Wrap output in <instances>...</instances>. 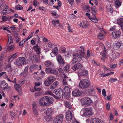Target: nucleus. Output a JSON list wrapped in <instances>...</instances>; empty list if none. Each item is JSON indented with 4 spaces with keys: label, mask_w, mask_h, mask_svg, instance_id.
Masks as SVG:
<instances>
[{
    "label": "nucleus",
    "mask_w": 123,
    "mask_h": 123,
    "mask_svg": "<svg viewBox=\"0 0 123 123\" xmlns=\"http://www.w3.org/2000/svg\"><path fill=\"white\" fill-rule=\"evenodd\" d=\"M73 59L72 61L74 63L78 62L81 60L82 57H85V54L83 52L81 54L80 53H76L73 55Z\"/></svg>",
    "instance_id": "nucleus-1"
},
{
    "label": "nucleus",
    "mask_w": 123,
    "mask_h": 123,
    "mask_svg": "<svg viewBox=\"0 0 123 123\" xmlns=\"http://www.w3.org/2000/svg\"><path fill=\"white\" fill-rule=\"evenodd\" d=\"M90 81L87 79L81 80L80 81L79 86L81 88H87L90 85Z\"/></svg>",
    "instance_id": "nucleus-2"
},
{
    "label": "nucleus",
    "mask_w": 123,
    "mask_h": 123,
    "mask_svg": "<svg viewBox=\"0 0 123 123\" xmlns=\"http://www.w3.org/2000/svg\"><path fill=\"white\" fill-rule=\"evenodd\" d=\"M80 113L83 117L87 116L88 115H92V108H86L81 110Z\"/></svg>",
    "instance_id": "nucleus-3"
},
{
    "label": "nucleus",
    "mask_w": 123,
    "mask_h": 123,
    "mask_svg": "<svg viewBox=\"0 0 123 123\" xmlns=\"http://www.w3.org/2000/svg\"><path fill=\"white\" fill-rule=\"evenodd\" d=\"M25 59L23 57H20L17 59L16 61V65L18 66H22L25 63Z\"/></svg>",
    "instance_id": "nucleus-4"
},
{
    "label": "nucleus",
    "mask_w": 123,
    "mask_h": 123,
    "mask_svg": "<svg viewBox=\"0 0 123 123\" xmlns=\"http://www.w3.org/2000/svg\"><path fill=\"white\" fill-rule=\"evenodd\" d=\"M81 101L82 105H88L92 103V101L90 98L88 97H86L83 98L81 99Z\"/></svg>",
    "instance_id": "nucleus-5"
},
{
    "label": "nucleus",
    "mask_w": 123,
    "mask_h": 123,
    "mask_svg": "<svg viewBox=\"0 0 123 123\" xmlns=\"http://www.w3.org/2000/svg\"><path fill=\"white\" fill-rule=\"evenodd\" d=\"M63 119V114L59 115L54 118L53 123H61Z\"/></svg>",
    "instance_id": "nucleus-6"
},
{
    "label": "nucleus",
    "mask_w": 123,
    "mask_h": 123,
    "mask_svg": "<svg viewBox=\"0 0 123 123\" xmlns=\"http://www.w3.org/2000/svg\"><path fill=\"white\" fill-rule=\"evenodd\" d=\"M54 92L57 96L58 98H63L64 93L62 89H60L55 90L54 91Z\"/></svg>",
    "instance_id": "nucleus-7"
},
{
    "label": "nucleus",
    "mask_w": 123,
    "mask_h": 123,
    "mask_svg": "<svg viewBox=\"0 0 123 123\" xmlns=\"http://www.w3.org/2000/svg\"><path fill=\"white\" fill-rule=\"evenodd\" d=\"M48 99L47 96L43 97L39 100L40 104L41 105L47 106L48 105V104L47 103V99Z\"/></svg>",
    "instance_id": "nucleus-8"
},
{
    "label": "nucleus",
    "mask_w": 123,
    "mask_h": 123,
    "mask_svg": "<svg viewBox=\"0 0 123 123\" xmlns=\"http://www.w3.org/2000/svg\"><path fill=\"white\" fill-rule=\"evenodd\" d=\"M78 74L79 77L86 76L88 75V72L86 69H82L79 70Z\"/></svg>",
    "instance_id": "nucleus-9"
},
{
    "label": "nucleus",
    "mask_w": 123,
    "mask_h": 123,
    "mask_svg": "<svg viewBox=\"0 0 123 123\" xmlns=\"http://www.w3.org/2000/svg\"><path fill=\"white\" fill-rule=\"evenodd\" d=\"M96 11L95 10H92V13L93 16V18H89V19L92 21L94 23H97L98 22V20L96 18L95 15L96 14Z\"/></svg>",
    "instance_id": "nucleus-10"
},
{
    "label": "nucleus",
    "mask_w": 123,
    "mask_h": 123,
    "mask_svg": "<svg viewBox=\"0 0 123 123\" xmlns=\"http://www.w3.org/2000/svg\"><path fill=\"white\" fill-rule=\"evenodd\" d=\"M54 78L53 77H51L47 79L44 81V83L45 85L47 86H49L53 81Z\"/></svg>",
    "instance_id": "nucleus-11"
},
{
    "label": "nucleus",
    "mask_w": 123,
    "mask_h": 123,
    "mask_svg": "<svg viewBox=\"0 0 123 123\" xmlns=\"http://www.w3.org/2000/svg\"><path fill=\"white\" fill-rule=\"evenodd\" d=\"M45 72L47 73H50L51 74L56 75L57 74L58 72L51 68H46L45 70Z\"/></svg>",
    "instance_id": "nucleus-12"
},
{
    "label": "nucleus",
    "mask_w": 123,
    "mask_h": 123,
    "mask_svg": "<svg viewBox=\"0 0 123 123\" xmlns=\"http://www.w3.org/2000/svg\"><path fill=\"white\" fill-rule=\"evenodd\" d=\"M83 67V65L81 63H78L75 64L71 68L73 70L75 71Z\"/></svg>",
    "instance_id": "nucleus-13"
},
{
    "label": "nucleus",
    "mask_w": 123,
    "mask_h": 123,
    "mask_svg": "<svg viewBox=\"0 0 123 123\" xmlns=\"http://www.w3.org/2000/svg\"><path fill=\"white\" fill-rule=\"evenodd\" d=\"M121 34V32L118 31L113 32L112 33V36L113 38L115 39L119 38Z\"/></svg>",
    "instance_id": "nucleus-14"
},
{
    "label": "nucleus",
    "mask_w": 123,
    "mask_h": 123,
    "mask_svg": "<svg viewBox=\"0 0 123 123\" xmlns=\"http://www.w3.org/2000/svg\"><path fill=\"white\" fill-rule=\"evenodd\" d=\"M81 92L77 89H75L72 92V95L74 97H79L81 95Z\"/></svg>",
    "instance_id": "nucleus-15"
},
{
    "label": "nucleus",
    "mask_w": 123,
    "mask_h": 123,
    "mask_svg": "<svg viewBox=\"0 0 123 123\" xmlns=\"http://www.w3.org/2000/svg\"><path fill=\"white\" fill-rule=\"evenodd\" d=\"M64 91L65 94L66 96H68L69 95L70 91V88L68 86H65L64 87Z\"/></svg>",
    "instance_id": "nucleus-16"
},
{
    "label": "nucleus",
    "mask_w": 123,
    "mask_h": 123,
    "mask_svg": "<svg viewBox=\"0 0 123 123\" xmlns=\"http://www.w3.org/2000/svg\"><path fill=\"white\" fill-rule=\"evenodd\" d=\"M73 118V115L71 112L68 111L66 112V119L68 121L71 120Z\"/></svg>",
    "instance_id": "nucleus-17"
},
{
    "label": "nucleus",
    "mask_w": 123,
    "mask_h": 123,
    "mask_svg": "<svg viewBox=\"0 0 123 123\" xmlns=\"http://www.w3.org/2000/svg\"><path fill=\"white\" fill-rule=\"evenodd\" d=\"M91 123H104V122L98 118H94L92 119Z\"/></svg>",
    "instance_id": "nucleus-18"
},
{
    "label": "nucleus",
    "mask_w": 123,
    "mask_h": 123,
    "mask_svg": "<svg viewBox=\"0 0 123 123\" xmlns=\"http://www.w3.org/2000/svg\"><path fill=\"white\" fill-rule=\"evenodd\" d=\"M7 85H8V84L6 83L5 81L3 80L0 81V88L2 90Z\"/></svg>",
    "instance_id": "nucleus-19"
},
{
    "label": "nucleus",
    "mask_w": 123,
    "mask_h": 123,
    "mask_svg": "<svg viewBox=\"0 0 123 123\" xmlns=\"http://www.w3.org/2000/svg\"><path fill=\"white\" fill-rule=\"evenodd\" d=\"M57 60L60 65H62L64 64L65 63L64 61L60 56L58 55Z\"/></svg>",
    "instance_id": "nucleus-20"
},
{
    "label": "nucleus",
    "mask_w": 123,
    "mask_h": 123,
    "mask_svg": "<svg viewBox=\"0 0 123 123\" xmlns=\"http://www.w3.org/2000/svg\"><path fill=\"white\" fill-rule=\"evenodd\" d=\"M117 23L120 25L121 29L123 31V18H120L117 19Z\"/></svg>",
    "instance_id": "nucleus-21"
},
{
    "label": "nucleus",
    "mask_w": 123,
    "mask_h": 123,
    "mask_svg": "<svg viewBox=\"0 0 123 123\" xmlns=\"http://www.w3.org/2000/svg\"><path fill=\"white\" fill-rule=\"evenodd\" d=\"M3 76L6 80H7L9 82H11L14 83H15L16 82V79L15 78L14 79L15 81H12L11 80L12 79V78H11V77H10L9 78L6 75H3Z\"/></svg>",
    "instance_id": "nucleus-22"
},
{
    "label": "nucleus",
    "mask_w": 123,
    "mask_h": 123,
    "mask_svg": "<svg viewBox=\"0 0 123 123\" xmlns=\"http://www.w3.org/2000/svg\"><path fill=\"white\" fill-rule=\"evenodd\" d=\"M14 36L16 39V42L17 43H18L20 40V38L19 37L18 34L16 31L13 32Z\"/></svg>",
    "instance_id": "nucleus-23"
},
{
    "label": "nucleus",
    "mask_w": 123,
    "mask_h": 123,
    "mask_svg": "<svg viewBox=\"0 0 123 123\" xmlns=\"http://www.w3.org/2000/svg\"><path fill=\"white\" fill-rule=\"evenodd\" d=\"M44 64L47 67H53V66L54 65L51 62L49 61H47L45 62H44Z\"/></svg>",
    "instance_id": "nucleus-24"
},
{
    "label": "nucleus",
    "mask_w": 123,
    "mask_h": 123,
    "mask_svg": "<svg viewBox=\"0 0 123 123\" xmlns=\"http://www.w3.org/2000/svg\"><path fill=\"white\" fill-rule=\"evenodd\" d=\"M48 99H47V104H48V105H49L52 103L53 101V98L50 97L48 96Z\"/></svg>",
    "instance_id": "nucleus-25"
},
{
    "label": "nucleus",
    "mask_w": 123,
    "mask_h": 123,
    "mask_svg": "<svg viewBox=\"0 0 123 123\" xmlns=\"http://www.w3.org/2000/svg\"><path fill=\"white\" fill-rule=\"evenodd\" d=\"M58 84V81L55 82L50 86V88L51 89H55L56 87Z\"/></svg>",
    "instance_id": "nucleus-26"
},
{
    "label": "nucleus",
    "mask_w": 123,
    "mask_h": 123,
    "mask_svg": "<svg viewBox=\"0 0 123 123\" xmlns=\"http://www.w3.org/2000/svg\"><path fill=\"white\" fill-rule=\"evenodd\" d=\"M51 116L45 114L44 118L46 121L49 122L51 120Z\"/></svg>",
    "instance_id": "nucleus-27"
},
{
    "label": "nucleus",
    "mask_w": 123,
    "mask_h": 123,
    "mask_svg": "<svg viewBox=\"0 0 123 123\" xmlns=\"http://www.w3.org/2000/svg\"><path fill=\"white\" fill-rule=\"evenodd\" d=\"M114 3L117 8H118L121 5V2L119 0H116L114 1Z\"/></svg>",
    "instance_id": "nucleus-28"
},
{
    "label": "nucleus",
    "mask_w": 123,
    "mask_h": 123,
    "mask_svg": "<svg viewBox=\"0 0 123 123\" xmlns=\"http://www.w3.org/2000/svg\"><path fill=\"white\" fill-rule=\"evenodd\" d=\"M17 53H15L14 54H13L12 55H11L8 58V60L9 61H10V60L12 59L13 60L15 58L16 56L17 55Z\"/></svg>",
    "instance_id": "nucleus-29"
},
{
    "label": "nucleus",
    "mask_w": 123,
    "mask_h": 123,
    "mask_svg": "<svg viewBox=\"0 0 123 123\" xmlns=\"http://www.w3.org/2000/svg\"><path fill=\"white\" fill-rule=\"evenodd\" d=\"M52 24L54 25V26H56V25L58 24V26L61 27V25L59 24V20H52Z\"/></svg>",
    "instance_id": "nucleus-30"
},
{
    "label": "nucleus",
    "mask_w": 123,
    "mask_h": 123,
    "mask_svg": "<svg viewBox=\"0 0 123 123\" xmlns=\"http://www.w3.org/2000/svg\"><path fill=\"white\" fill-rule=\"evenodd\" d=\"M53 112V110L51 108H49L47 110L45 114L51 116L52 113Z\"/></svg>",
    "instance_id": "nucleus-31"
},
{
    "label": "nucleus",
    "mask_w": 123,
    "mask_h": 123,
    "mask_svg": "<svg viewBox=\"0 0 123 123\" xmlns=\"http://www.w3.org/2000/svg\"><path fill=\"white\" fill-rule=\"evenodd\" d=\"M35 48H34V49L35 51L36 52V53L38 55L40 54V53L41 49L39 47H37V48H36V47H35Z\"/></svg>",
    "instance_id": "nucleus-32"
},
{
    "label": "nucleus",
    "mask_w": 123,
    "mask_h": 123,
    "mask_svg": "<svg viewBox=\"0 0 123 123\" xmlns=\"http://www.w3.org/2000/svg\"><path fill=\"white\" fill-rule=\"evenodd\" d=\"M39 59V58L38 55H35L33 56V60L34 62L36 63L38 61Z\"/></svg>",
    "instance_id": "nucleus-33"
},
{
    "label": "nucleus",
    "mask_w": 123,
    "mask_h": 123,
    "mask_svg": "<svg viewBox=\"0 0 123 123\" xmlns=\"http://www.w3.org/2000/svg\"><path fill=\"white\" fill-rule=\"evenodd\" d=\"M64 104L68 108L71 109V105L69 102L65 101L64 102Z\"/></svg>",
    "instance_id": "nucleus-34"
},
{
    "label": "nucleus",
    "mask_w": 123,
    "mask_h": 123,
    "mask_svg": "<svg viewBox=\"0 0 123 123\" xmlns=\"http://www.w3.org/2000/svg\"><path fill=\"white\" fill-rule=\"evenodd\" d=\"M114 73V72H111L107 74H101V75L102 77H105L109 76L111 74H113Z\"/></svg>",
    "instance_id": "nucleus-35"
},
{
    "label": "nucleus",
    "mask_w": 123,
    "mask_h": 123,
    "mask_svg": "<svg viewBox=\"0 0 123 123\" xmlns=\"http://www.w3.org/2000/svg\"><path fill=\"white\" fill-rule=\"evenodd\" d=\"M116 45L117 48H119L121 46L123 45V43L122 41L118 42L116 44Z\"/></svg>",
    "instance_id": "nucleus-36"
},
{
    "label": "nucleus",
    "mask_w": 123,
    "mask_h": 123,
    "mask_svg": "<svg viewBox=\"0 0 123 123\" xmlns=\"http://www.w3.org/2000/svg\"><path fill=\"white\" fill-rule=\"evenodd\" d=\"M86 8L87 9V11L88 12H90L91 10L92 12V10H96L94 8L93 9L92 7H90L88 5L86 7ZM91 12L92 13V12Z\"/></svg>",
    "instance_id": "nucleus-37"
},
{
    "label": "nucleus",
    "mask_w": 123,
    "mask_h": 123,
    "mask_svg": "<svg viewBox=\"0 0 123 123\" xmlns=\"http://www.w3.org/2000/svg\"><path fill=\"white\" fill-rule=\"evenodd\" d=\"M117 80V79L114 78L112 77H111L109 80V81L111 83H113L116 81Z\"/></svg>",
    "instance_id": "nucleus-38"
},
{
    "label": "nucleus",
    "mask_w": 123,
    "mask_h": 123,
    "mask_svg": "<svg viewBox=\"0 0 123 123\" xmlns=\"http://www.w3.org/2000/svg\"><path fill=\"white\" fill-rule=\"evenodd\" d=\"M68 79V78L66 77L63 78L62 79V81L63 84L64 85H65L67 84V80Z\"/></svg>",
    "instance_id": "nucleus-39"
},
{
    "label": "nucleus",
    "mask_w": 123,
    "mask_h": 123,
    "mask_svg": "<svg viewBox=\"0 0 123 123\" xmlns=\"http://www.w3.org/2000/svg\"><path fill=\"white\" fill-rule=\"evenodd\" d=\"M11 90V87L10 86H8V85H7V86H6L3 90H4L8 91H10Z\"/></svg>",
    "instance_id": "nucleus-40"
},
{
    "label": "nucleus",
    "mask_w": 123,
    "mask_h": 123,
    "mask_svg": "<svg viewBox=\"0 0 123 123\" xmlns=\"http://www.w3.org/2000/svg\"><path fill=\"white\" fill-rule=\"evenodd\" d=\"M2 19L3 21L5 22L9 19V18L6 16H3L2 17Z\"/></svg>",
    "instance_id": "nucleus-41"
},
{
    "label": "nucleus",
    "mask_w": 123,
    "mask_h": 123,
    "mask_svg": "<svg viewBox=\"0 0 123 123\" xmlns=\"http://www.w3.org/2000/svg\"><path fill=\"white\" fill-rule=\"evenodd\" d=\"M32 110L33 114L36 116L38 114V112L37 109H33Z\"/></svg>",
    "instance_id": "nucleus-42"
},
{
    "label": "nucleus",
    "mask_w": 123,
    "mask_h": 123,
    "mask_svg": "<svg viewBox=\"0 0 123 123\" xmlns=\"http://www.w3.org/2000/svg\"><path fill=\"white\" fill-rule=\"evenodd\" d=\"M107 50L104 47V50L102 52H101L100 53V55L101 54H104L107 55Z\"/></svg>",
    "instance_id": "nucleus-43"
},
{
    "label": "nucleus",
    "mask_w": 123,
    "mask_h": 123,
    "mask_svg": "<svg viewBox=\"0 0 123 123\" xmlns=\"http://www.w3.org/2000/svg\"><path fill=\"white\" fill-rule=\"evenodd\" d=\"M23 8V7L19 5H17L15 7V9L17 10H21Z\"/></svg>",
    "instance_id": "nucleus-44"
},
{
    "label": "nucleus",
    "mask_w": 123,
    "mask_h": 123,
    "mask_svg": "<svg viewBox=\"0 0 123 123\" xmlns=\"http://www.w3.org/2000/svg\"><path fill=\"white\" fill-rule=\"evenodd\" d=\"M14 48V46L13 45H11L8 46L7 48V50L10 51L13 49Z\"/></svg>",
    "instance_id": "nucleus-45"
},
{
    "label": "nucleus",
    "mask_w": 123,
    "mask_h": 123,
    "mask_svg": "<svg viewBox=\"0 0 123 123\" xmlns=\"http://www.w3.org/2000/svg\"><path fill=\"white\" fill-rule=\"evenodd\" d=\"M14 86L15 89L17 90H18L20 87L19 85L17 84L14 85Z\"/></svg>",
    "instance_id": "nucleus-46"
},
{
    "label": "nucleus",
    "mask_w": 123,
    "mask_h": 123,
    "mask_svg": "<svg viewBox=\"0 0 123 123\" xmlns=\"http://www.w3.org/2000/svg\"><path fill=\"white\" fill-rule=\"evenodd\" d=\"M103 35L101 33H100L98 36V38L100 39H102L103 38Z\"/></svg>",
    "instance_id": "nucleus-47"
},
{
    "label": "nucleus",
    "mask_w": 123,
    "mask_h": 123,
    "mask_svg": "<svg viewBox=\"0 0 123 123\" xmlns=\"http://www.w3.org/2000/svg\"><path fill=\"white\" fill-rule=\"evenodd\" d=\"M28 67L27 66L26 68H25L24 69L23 73L24 74H25V75H26L28 73Z\"/></svg>",
    "instance_id": "nucleus-48"
},
{
    "label": "nucleus",
    "mask_w": 123,
    "mask_h": 123,
    "mask_svg": "<svg viewBox=\"0 0 123 123\" xmlns=\"http://www.w3.org/2000/svg\"><path fill=\"white\" fill-rule=\"evenodd\" d=\"M69 65H67L64 67V69L66 71H68L69 69Z\"/></svg>",
    "instance_id": "nucleus-49"
},
{
    "label": "nucleus",
    "mask_w": 123,
    "mask_h": 123,
    "mask_svg": "<svg viewBox=\"0 0 123 123\" xmlns=\"http://www.w3.org/2000/svg\"><path fill=\"white\" fill-rule=\"evenodd\" d=\"M101 55H102L101 58V59L103 61L106 58V56L107 55L104 54H101Z\"/></svg>",
    "instance_id": "nucleus-50"
},
{
    "label": "nucleus",
    "mask_w": 123,
    "mask_h": 123,
    "mask_svg": "<svg viewBox=\"0 0 123 123\" xmlns=\"http://www.w3.org/2000/svg\"><path fill=\"white\" fill-rule=\"evenodd\" d=\"M86 55H86H85V57H86V58H88L89 57L90 55V52L89 50H88L87 51Z\"/></svg>",
    "instance_id": "nucleus-51"
},
{
    "label": "nucleus",
    "mask_w": 123,
    "mask_h": 123,
    "mask_svg": "<svg viewBox=\"0 0 123 123\" xmlns=\"http://www.w3.org/2000/svg\"><path fill=\"white\" fill-rule=\"evenodd\" d=\"M57 53L56 51H52V53L50 54L52 56H52V55L54 54V55H57Z\"/></svg>",
    "instance_id": "nucleus-52"
},
{
    "label": "nucleus",
    "mask_w": 123,
    "mask_h": 123,
    "mask_svg": "<svg viewBox=\"0 0 123 123\" xmlns=\"http://www.w3.org/2000/svg\"><path fill=\"white\" fill-rule=\"evenodd\" d=\"M106 91H105V89H103L102 90V93L103 94V95L105 97L106 96Z\"/></svg>",
    "instance_id": "nucleus-53"
},
{
    "label": "nucleus",
    "mask_w": 123,
    "mask_h": 123,
    "mask_svg": "<svg viewBox=\"0 0 123 123\" xmlns=\"http://www.w3.org/2000/svg\"><path fill=\"white\" fill-rule=\"evenodd\" d=\"M4 55L2 54L0 56V62H3V59Z\"/></svg>",
    "instance_id": "nucleus-54"
},
{
    "label": "nucleus",
    "mask_w": 123,
    "mask_h": 123,
    "mask_svg": "<svg viewBox=\"0 0 123 123\" xmlns=\"http://www.w3.org/2000/svg\"><path fill=\"white\" fill-rule=\"evenodd\" d=\"M65 56L67 57H69L70 55V52L69 51L67 52H65Z\"/></svg>",
    "instance_id": "nucleus-55"
},
{
    "label": "nucleus",
    "mask_w": 123,
    "mask_h": 123,
    "mask_svg": "<svg viewBox=\"0 0 123 123\" xmlns=\"http://www.w3.org/2000/svg\"><path fill=\"white\" fill-rule=\"evenodd\" d=\"M110 67L112 68H115L117 67V65L116 64H114L112 65H110Z\"/></svg>",
    "instance_id": "nucleus-56"
},
{
    "label": "nucleus",
    "mask_w": 123,
    "mask_h": 123,
    "mask_svg": "<svg viewBox=\"0 0 123 123\" xmlns=\"http://www.w3.org/2000/svg\"><path fill=\"white\" fill-rule=\"evenodd\" d=\"M25 40V39H24L23 40L21 41L19 43V44L18 45L19 46H20L22 45H23L25 43V41H24V40Z\"/></svg>",
    "instance_id": "nucleus-57"
},
{
    "label": "nucleus",
    "mask_w": 123,
    "mask_h": 123,
    "mask_svg": "<svg viewBox=\"0 0 123 123\" xmlns=\"http://www.w3.org/2000/svg\"><path fill=\"white\" fill-rule=\"evenodd\" d=\"M75 17V16L73 14H72L70 16V17L72 19H74Z\"/></svg>",
    "instance_id": "nucleus-58"
},
{
    "label": "nucleus",
    "mask_w": 123,
    "mask_h": 123,
    "mask_svg": "<svg viewBox=\"0 0 123 123\" xmlns=\"http://www.w3.org/2000/svg\"><path fill=\"white\" fill-rule=\"evenodd\" d=\"M69 3L71 5H73L74 0H68Z\"/></svg>",
    "instance_id": "nucleus-59"
},
{
    "label": "nucleus",
    "mask_w": 123,
    "mask_h": 123,
    "mask_svg": "<svg viewBox=\"0 0 123 123\" xmlns=\"http://www.w3.org/2000/svg\"><path fill=\"white\" fill-rule=\"evenodd\" d=\"M106 106L107 108V109L109 110L110 109V104L108 103H107L106 104Z\"/></svg>",
    "instance_id": "nucleus-60"
},
{
    "label": "nucleus",
    "mask_w": 123,
    "mask_h": 123,
    "mask_svg": "<svg viewBox=\"0 0 123 123\" xmlns=\"http://www.w3.org/2000/svg\"><path fill=\"white\" fill-rule=\"evenodd\" d=\"M3 1L2 0H0V8L2 7L3 6Z\"/></svg>",
    "instance_id": "nucleus-61"
},
{
    "label": "nucleus",
    "mask_w": 123,
    "mask_h": 123,
    "mask_svg": "<svg viewBox=\"0 0 123 123\" xmlns=\"http://www.w3.org/2000/svg\"><path fill=\"white\" fill-rule=\"evenodd\" d=\"M40 92H38L35 93V95L36 97H38L40 95Z\"/></svg>",
    "instance_id": "nucleus-62"
},
{
    "label": "nucleus",
    "mask_w": 123,
    "mask_h": 123,
    "mask_svg": "<svg viewBox=\"0 0 123 123\" xmlns=\"http://www.w3.org/2000/svg\"><path fill=\"white\" fill-rule=\"evenodd\" d=\"M33 108L32 109H37V106L35 103H33L32 105Z\"/></svg>",
    "instance_id": "nucleus-63"
},
{
    "label": "nucleus",
    "mask_w": 123,
    "mask_h": 123,
    "mask_svg": "<svg viewBox=\"0 0 123 123\" xmlns=\"http://www.w3.org/2000/svg\"><path fill=\"white\" fill-rule=\"evenodd\" d=\"M90 87L91 88V89L90 90L88 91V92H90V93L94 91V88H93V87L92 86H91Z\"/></svg>",
    "instance_id": "nucleus-64"
}]
</instances>
